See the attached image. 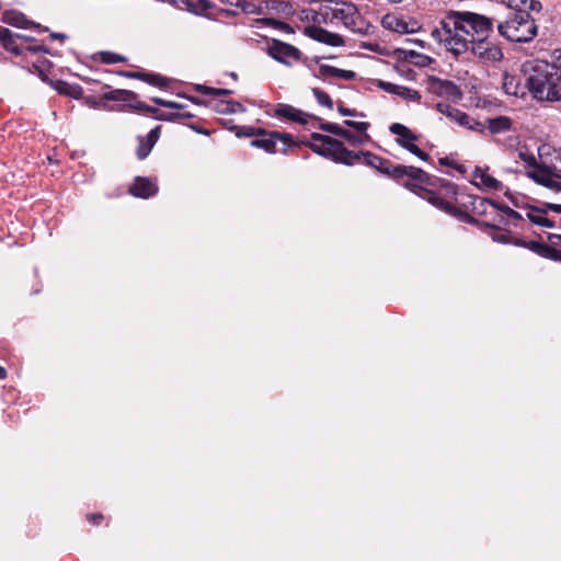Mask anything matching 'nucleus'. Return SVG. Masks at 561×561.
Segmentation results:
<instances>
[{"label": "nucleus", "mask_w": 561, "mask_h": 561, "mask_svg": "<svg viewBox=\"0 0 561 561\" xmlns=\"http://www.w3.org/2000/svg\"><path fill=\"white\" fill-rule=\"evenodd\" d=\"M525 84L534 99L540 102L561 100V71L543 60H529L522 65Z\"/></svg>", "instance_id": "obj_1"}, {"label": "nucleus", "mask_w": 561, "mask_h": 561, "mask_svg": "<svg viewBox=\"0 0 561 561\" xmlns=\"http://www.w3.org/2000/svg\"><path fill=\"white\" fill-rule=\"evenodd\" d=\"M468 34V31L463 28L460 12L457 11H450L431 33L437 43L455 56L469 50Z\"/></svg>", "instance_id": "obj_2"}, {"label": "nucleus", "mask_w": 561, "mask_h": 561, "mask_svg": "<svg viewBox=\"0 0 561 561\" xmlns=\"http://www.w3.org/2000/svg\"><path fill=\"white\" fill-rule=\"evenodd\" d=\"M301 13H306V19L311 14L312 21L317 23L340 20L346 28L355 33H365L368 27L356 5L351 2H334L333 5H323L319 12L302 10Z\"/></svg>", "instance_id": "obj_3"}, {"label": "nucleus", "mask_w": 561, "mask_h": 561, "mask_svg": "<svg viewBox=\"0 0 561 561\" xmlns=\"http://www.w3.org/2000/svg\"><path fill=\"white\" fill-rule=\"evenodd\" d=\"M505 21H499L497 31L501 36L511 42L526 43L537 35L535 20L526 10L510 9Z\"/></svg>", "instance_id": "obj_4"}, {"label": "nucleus", "mask_w": 561, "mask_h": 561, "mask_svg": "<svg viewBox=\"0 0 561 561\" xmlns=\"http://www.w3.org/2000/svg\"><path fill=\"white\" fill-rule=\"evenodd\" d=\"M311 137L313 140L320 141V144L309 145L313 152L346 165H353L359 161V154L348 150L342 141L317 133H313Z\"/></svg>", "instance_id": "obj_5"}, {"label": "nucleus", "mask_w": 561, "mask_h": 561, "mask_svg": "<svg viewBox=\"0 0 561 561\" xmlns=\"http://www.w3.org/2000/svg\"><path fill=\"white\" fill-rule=\"evenodd\" d=\"M463 28L468 31L469 44L485 39L493 31V20L473 12H460Z\"/></svg>", "instance_id": "obj_6"}, {"label": "nucleus", "mask_w": 561, "mask_h": 561, "mask_svg": "<svg viewBox=\"0 0 561 561\" xmlns=\"http://www.w3.org/2000/svg\"><path fill=\"white\" fill-rule=\"evenodd\" d=\"M426 89L431 94L454 103L462 99V92L456 83L434 76L427 78Z\"/></svg>", "instance_id": "obj_7"}, {"label": "nucleus", "mask_w": 561, "mask_h": 561, "mask_svg": "<svg viewBox=\"0 0 561 561\" xmlns=\"http://www.w3.org/2000/svg\"><path fill=\"white\" fill-rule=\"evenodd\" d=\"M261 136L251 141L252 147L262 148L266 152L275 153L278 151H286V148L294 144V139L289 134L271 133L266 134L263 130L259 131Z\"/></svg>", "instance_id": "obj_8"}, {"label": "nucleus", "mask_w": 561, "mask_h": 561, "mask_svg": "<svg viewBox=\"0 0 561 561\" xmlns=\"http://www.w3.org/2000/svg\"><path fill=\"white\" fill-rule=\"evenodd\" d=\"M389 130L397 136L396 141L399 146L421 160L426 161L430 159V156L414 144L417 140V136L410 128L400 123H393L390 125Z\"/></svg>", "instance_id": "obj_9"}, {"label": "nucleus", "mask_w": 561, "mask_h": 561, "mask_svg": "<svg viewBox=\"0 0 561 561\" xmlns=\"http://www.w3.org/2000/svg\"><path fill=\"white\" fill-rule=\"evenodd\" d=\"M267 54L286 66H291L302 57V53L297 47L275 38L268 44Z\"/></svg>", "instance_id": "obj_10"}, {"label": "nucleus", "mask_w": 561, "mask_h": 561, "mask_svg": "<svg viewBox=\"0 0 561 561\" xmlns=\"http://www.w3.org/2000/svg\"><path fill=\"white\" fill-rule=\"evenodd\" d=\"M436 110L448 117L451 122H455L461 127L468 128L473 131L483 133L484 131V125L480 123L479 121L474 119L467 113L451 107L449 104L446 103H437Z\"/></svg>", "instance_id": "obj_11"}, {"label": "nucleus", "mask_w": 561, "mask_h": 561, "mask_svg": "<svg viewBox=\"0 0 561 561\" xmlns=\"http://www.w3.org/2000/svg\"><path fill=\"white\" fill-rule=\"evenodd\" d=\"M469 50L482 62H496L502 60L504 56L502 48L493 41H490L489 37L473 41L469 44Z\"/></svg>", "instance_id": "obj_12"}, {"label": "nucleus", "mask_w": 561, "mask_h": 561, "mask_svg": "<svg viewBox=\"0 0 561 561\" xmlns=\"http://www.w3.org/2000/svg\"><path fill=\"white\" fill-rule=\"evenodd\" d=\"M527 175L536 183L558 193L561 191V175L552 172L546 165H536L533 170L527 172Z\"/></svg>", "instance_id": "obj_13"}, {"label": "nucleus", "mask_w": 561, "mask_h": 561, "mask_svg": "<svg viewBox=\"0 0 561 561\" xmlns=\"http://www.w3.org/2000/svg\"><path fill=\"white\" fill-rule=\"evenodd\" d=\"M472 224L479 226L483 231L491 230L492 239L495 242H513V237L511 236V233L502 228V226L507 224L505 215L497 213L490 222H483L478 220V222Z\"/></svg>", "instance_id": "obj_14"}, {"label": "nucleus", "mask_w": 561, "mask_h": 561, "mask_svg": "<svg viewBox=\"0 0 561 561\" xmlns=\"http://www.w3.org/2000/svg\"><path fill=\"white\" fill-rule=\"evenodd\" d=\"M305 34L319 42L329 46L339 47L344 45V39L341 35L332 33L317 25H309L305 28Z\"/></svg>", "instance_id": "obj_15"}, {"label": "nucleus", "mask_w": 561, "mask_h": 561, "mask_svg": "<svg viewBox=\"0 0 561 561\" xmlns=\"http://www.w3.org/2000/svg\"><path fill=\"white\" fill-rule=\"evenodd\" d=\"M320 128L323 131H327V133H330V134H333L335 136L346 139L353 146L363 145L369 139V135H367L366 131L360 133L362 136H356V135L352 134L350 130L344 129L343 127H341L340 125H337L335 123H329V122L322 123L320 125Z\"/></svg>", "instance_id": "obj_16"}, {"label": "nucleus", "mask_w": 561, "mask_h": 561, "mask_svg": "<svg viewBox=\"0 0 561 561\" xmlns=\"http://www.w3.org/2000/svg\"><path fill=\"white\" fill-rule=\"evenodd\" d=\"M428 202L437 207L438 209H442L443 211L451 215L453 217L459 219L460 221H465V222H478V220L476 218H473L472 216H470L469 214L462 211L461 209L457 208L456 206H454L453 204H450L449 202L443 199L442 197L435 195V194H432L430 197H428Z\"/></svg>", "instance_id": "obj_17"}, {"label": "nucleus", "mask_w": 561, "mask_h": 561, "mask_svg": "<svg viewBox=\"0 0 561 561\" xmlns=\"http://www.w3.org/2000/svg\"><path fill=\"white\" fill-rule=\"evenodd\" d=\"M275 116L302 125L307 124L309 119L312 118V115L302 112L301 110L296 108L289 104H278L275 108Z\"/></svg>", "instance_id": "obj_18"}, {"label": "nucleus", "mask_w": 561, "mask_h": 561, "mask_svg": "<svg viewBox=\"0 0 561 561\" xmlns=\"http://www.w3.org/2000/svg\"><path fill=\"white\" fill-rule=\"evenodd\" d=\"M378 87L382 89L383 91L399 95L400 98L408 100V101H414V102H421V94L419 91L410 89L408 87L398 85L391 82L386 81H379Z\"/></svg>", "instance_id": "obj_19"}, {"label": "nucleus", "mask_w": 561, "mask_h": 561, "mask_svg": "<svg viewBox=\"0 0 561 561\" xmlns=\"http://www.w3.org/2000/svg\"><path fill=\"white\" fill-rule=\"evenodd\" d=\"M158 191L156 184L148 178H136L129 187V193L136 197L149 198Z\"/></svg>", "instance_id": "obj_20"}, {"label": "nucleus", "mask_w": 561, "mask_h": 561, "mask_svg": "<svg viewBox=\"0 0 561 561\" xmlns=\"http://www.w3.org/2000/svg\"><path fill=\"white\" fill-rule=\"evenodd\" d=\"M319 78L327 79V78H339L346 81L354 80L356 77V73L352 70H344L339 69L336 67L330 66V65H321L319 67Z\"/></svg>", "instance_id": "obj_21"}, {"label": "nucleus", "mask_w": 561, "mask_h": 561, "mask_svg": "<svg viewBox=\"0 0 561 561\" xmlns=\"http://www.w3.org/2000/svg\"><path fill=\"white\" fill-rule=\"evenodd\" d=\"M547 211L543 208L529 206L526 208V216L530 222L541 227H552L553 221L547 216Z\"/></svg>", "instance_id": "obj_22"}, {"label": "nucleus", "mask_w": 561, "mask_h": 561, "mask_svg": "<svg viewBox=\"0 0 561 561\" xmlns=\"http://www.w3.org/2000/svg\"><path fill=\"white\" fill-rule=\"evenodd\" d=\"M381 25L389 31H393L400 34H407L405 20L396 14H386L381 20Z\"/></svg>", "instance_id": "obj_23"}, {"label": "nucleus", "mask_w": 561, "mask_h": 561, "mask_svg": "<svg viewBox=\"0 0 561 561\" xmlns=\"http://www.w3.org/2000/svg\"><path fill=\"white\" fill-rule=\"evenodd\" d=\"M488 128L492 134L505 133L511 129L512 121L507 116H497L488 118Z\"/></svg>", "instance_id": "obj_24"}, {"label": "nucleus", "mask_w": 561, "mask_h": 561, "mask_svg": "<svg viewBox=\"0 0 561 561\" xmlns=\"http://www.w3.org/2000/svg\"><path fill=\"white\" fill-rule=\"evenodd\" d=\"M359 159L364 157L365 163L371 168L377 169L381 173L386 174V169H388V165L390 161L380 158L371 152H358Z\"/></svg>", "instance_id": "obj_25"}, {"label": "nucleus", "mask_w": 561, "mask_h": 561, "mask_svg": "<svg viewBox=\"0 0 561 561\" xmlns=\"http://www.w3.org/2000/svg\"><path fill=\"white\" fill-rule=\"evenodd\" d=\"M508 9H520L526 10L529 14L531 11L539 12L541 10V3L536 0H506Z\"/></svg>", "instance_id": "obj_26"}, {"label": "nucleus", "mask_w": 561, "mask_h": 561, "mask_svg": "<svg viewBox=\"0 0 561 561\" xmlns=\"http://www.w3.org/2000/svg\"><path fill=\"white\" fill-rule=\"evenodd\" d=\"M103 98L107 101H130L137 98V94L129 90H112L103 94Z\"/></svg>", "instance_id": "obj_27"}, {"label": "nucleus", "mask_w": 561, "mask_h": 561, "mask_svg": "<svg viewBox=\"0 0 561 561\" xmlns=\"http://www.w3.org/2000/svg\"><path fill=\"white\" fill-rule=\"evenodd\" d=\"M537 255L552 260L556 262H561V248H529Z\"/></svg>", "instance_id": "obj_28"}, {"label": "nucleus", "mask_w": 561, "mask_h": 561, "mask_svg": "<svg viewBox=\"0 0 561 561\" xmlns=\"http://www.w3.org/2000/svg\"><path fill=\"white\" fill-rule=\"evenodd\" d=\"M474 176L479 178L481 184L488 188L500 190L502 186L500 181L482 171H476Z\"/></svg>", "instance_id": "obj_29"}, {"label": "nucleus", "mask_w": 561, "mask_h": 561, "mask_svg": "<svg viewBox=\"0 0 561 561\" xmlns=\"http://www.w3.org/2000/svg\"><path fill=\"white\" fill-rule=\"evenodd\" d=\"M518 80L514 76L504 75L503 89L510 95H518Z\"/></svg>", "instance_id": "obj_30"}, {"label": "nucleus", "mask_w": 561, "mask_h": 561, "mask_svg": "<svg viewBox=\"0 0 561 561\" xmlns=\"http://www.w3.org/2000/svg\"><path fill=\"white\" fill-rule=\"evenodd\" d=\"M312 94L314 95L316 100L320 105H323L330 110L333 108V102L327 92L322 91L319 88H313Z\"/></svg>", "instance_id": "obj_31"}, {"label": "nucleus", "mask_w": 561, "mask_h": 561, "mask_svg": "<svg viewBox=\"0 0 561 561\" xmlns=\"http://www.w3.org/2000/svg\"><path fill=\"white\" fill-rule=\"evenodd\" d=\"M405 176L415 180L420 183H425L428 181V174L422 169L415 167H408V172Z\"/></svg>", "instance_id": "obj_32"}, {"label": "nucleus", "mask_w": 561, "mask_h": 561, "mask_svg": "<svg viewBox=\"0 0 561 561\" xmlns=\"http://www.w3.org/2000/svg\"><path fill=\"white\" fill-rule=\"evenodd\" d=\"M0 44L8 50L14 54H21V49L15 45L14 35L8 28V34L1 38Z\"/></svg>", "instance_id": "obj_33"}, {"label": "nucleus", "mask_w": 561, "mask_h": 561, "mask_svg": "<svg viewBox=\"0 0 561 561\" xmlns=\"http://www.w3.org/2000/svg\"><path fill=\"white\" fill-rule=\"evenodd\" d=\"M3 22L14 26H23L24 16L21 13L8 11L3 13Z\"/></svg>", "instance_id": "obj_34"}, {"label": "nucleus", "mask_w": 561, "mask_h": 561, "mask_svg": "<svg viewBox=\"0 0 561 561\" xmlns=\"http://www.w3.org/2000/svg\"><path fill=\"white\" fill-rule=\"evenodd\" d=\"M259 22L265 24V25H271L273 26L274 28L276 30H279V31H283V32H286V33H293V27L285 23V22H280V21H277V20H274V19H262V20H259Z\"/></svg>", "instance_id": "obj_35"}, {"label": "nucleus", "mask_w": 561, "mask_h": 561, "mask_svg": "<svg viewBox=\"0 0 561 561\" xmlns=\"http://www.w3.org/2000/svg\"><path fill=\"white\" fill-rule=\"evenodd\" d=\"M153 148V145L148 142L146 138H139V145L137 147V157L142 160L149 156Z\"/></svg>", "instance_id": "obj_36"}, {"label": "nucleus", "mask_w": 561, "mask_h": 561, "mask_svg": "<svg viewBox=\"0 0 561 561\" xmlns=\"http://www.w3.org/2000/svg\"><path fill=\"white\" fill-rule=\"evenodd\" d=\"M408 172V167L407 165H393L391 163H389L388 165V169H386V174L387 175H390L394 179H402L405 176Z\"/></svg>", "instance_id": "obj_37"}, {"label": "nucleus", "mask_w": 561, "mask_h": 561, "mask_svg": "<svg viewBox=\"0 0 561 561\" xmlns=\"http://www.w3.org/2000/svg\"><path fill=\"white\" fill-rule=\"evenodd\" d=\"M219 111L221 113H237V112H244L245 108L239 102L228 101V102H222L221 103Z\"/></svg>", "instance_id": "obj_38"}, {"label": "nucleus", "mask_w": 561, "mask_h": 561, "mask_svg": "<svg viewBox=\"0 0 561 561\" xmlns=\"http://www.w3.org/2000/svg\"><path fill=\"white\" fill-rule=\"evenodd\" d=\"M142 81L154 87H164L167 84L165 78L161 77L160 75L148 72H144Z\"/></svg>", "instance_id": "obj_39"}, {"label": "nucleus", "mask_w": 561, "mask_h": 561, "mask_svg": "<svg viewBox=\"0 0 561 561\" xmlns=\"http://www.w3.org/2000/svg\"><path fill=\"white\" fill-rule=\"evenodd\" d=\"M486 206H491L494 209H499V206L495 203L486 198H479L478 201L474 202V209L480 214L486 213Z\"/></svg>", "instance_id": "obj_40"}, {"label": "nucleus", "mask_w": 561, "mask_h": 561, "mask_svg": "<svg viewBox=\"0 0 561 561\" xmlns=\"http://www.w3.org/2000/svg\"><path fill=\"white\" fill-rule=\"evenodd\" d=\"M344 124L351 128H354L358 133H365L369 127V123L355 122V121H350V119L345 121Z\"/></svg>", "instance_id": "obj_41"}, {"label": "nucleus", "mask_w": 561, "mask_h": 561, "mask_svg": "<svg viewBox=\"0 0 561 561\" xmlns=\"http://www.w3.org/2000/svg\"><path fill=\"white\" fill-rule=\"evenodd\" d=\"M499 210L503 211L507 222L510 220H519V219H522V216L517 211H515L514 209H512V208H510L507 206L499 207Z\"/></svg>", "instance_id": "obj_42"}, {"label": "nucleus", "mask_w": 561, "mask_h": 561, "mask_svg": "<svg viewBox=\"0 0 561 561\" xmlns=\"http://www.w3.org/2000/svg\"><path fill=\"white\" fill-rule=\"evenodd\" d=\"M195 5L197 10L196 14H202L215 7L209 0H198L195 2Z\"/></svg>", "instance_id": "obj_43"}, {"label": "nucleus", "mask_w": 561, "mask_h": 561, "mask_svg": "<svg viewBox=\"0 0 561 561\" xmlns=\"http://www.w3.org/2000/svg\"><path fill=\"white\" fill-rule=\"evenodd\" d=\"M176 7L180 9H185L186 11L194 14H196L197 12L195 2H193L192 0H179Z\"/></svg>", "instance_id": "obj_44"}, {"label": "nucleus", "mask_w": 561, "mask_h": 561, "mask_svg": "<svg viewBox=\"0 0 561 561\" xmlns=\"http://www.w3.org/2000/svg\"><path fill=\"white\" fill-rule=\"evenodd\" d=\"M239 7L242 9V11L244 13H249V14L260 13V10L256 5L249 3L244 0H240Z\"/></svg>", "instance_id": "obj_45"}, {"label": "nucleus", "mask_w": 561, "mask_h": 561, "mask_svg": "<svg viewBox=\"0 0 561 561\" xmlns=\"http://www.w3.org/2000/svg\"><path fill=\"white\" fill-rule=\"evenodd\" d=\"M337 111L343 116H360V117L365 116L363 113H357L355 110H351L348 107H345L342 103L339 104Z\"/></svg>", "instance_id": "obj_46"}, {"label": "nucleus", "mask_w": 561, "mask_h": 561, "mask_svg": "<svg viewBox=\"0 0 561 561\" xmlns=\"http://www.w3.org/2000/svg\"><path fill=\"white\" fill-rule=\"evenodd\" d=\"M160 131H161V126H156L153 129H151L146 137L148 142H150L154 146L160 137Z\"/></svg>", "instance_id": "obj_47"}, {"label": "nucleus", "mask_w": 561, "mask_h": 561, "mask_svg": "<svg viewBox=\"0 0 561 561\" xmlns=\"http://www.w3.org/2000/svg\"><path fill=\"white\" fill-rule=\"evenodd\" d=\"M519 158L525 161L528 165H531L534 168H536L537 162H536V158L534 157V154L531 153H528V152H525V151H519L518 153Z\"/></svg>", "instance_id": "obj_48"}, {"label": "nucleus", "mask_w": 561, "mask_h": 561, "mask_svg": "<svg viewBox=\"0 0 561 561\" xmlns=\"http://www.w3.org/2000/svg\"><path fill=\"white\" fill-rule=\"evenodd\" d=\"M554 173H561V152H557L554 161L548 167Z\"/></svg>", "instance_id": "obj_49"}, {"label": "nucleus", "mask_w": 561, "mask_h": 561, "mask_svg": "<svg viewBox=\"0 0 561 561\" xmlns=\"http://www.w3.org/2000/svg\"><path fill=\"white\" fill-rule=\"evenodd\" d=\"M103 60L107 64H115V62L124 61L125 58L119 55H116V54L105 53Z\"/></svg>", "instance_id": "obj_50"}, {"label": "nucleus", "mask_w": 561, "mask_h": 561, "mask_svg": "<svg viewBox=\"0 0 561 561\" xmlns=\"http://www.w3.org/2000/svg\"><path fill=\"white\" fill-rule=\"evenodd\" d=\"M188 118V117H193L192 114L190 113H183V114H179V113H171V114H168V115H160L158 116V118L160 119H167V121H173L175 118Z\"/></svg>", "instance_id": "obj_51"}, {"label": "nucleus", "mask_w": 561, "mask_h": 561, "mask_svg": "<svg viewBox=\"0 0 561 561\" xmlns=\"http://www.w3.org/2000/svg\"><path fill=\"white\" fill-rule=\"evenodd\" d=\"M431 61V58L426 55L415 54L414 64L421 67L427 66Z\"/></svg>", "instance_id": "obj_52"}, {"label": "nucleus", "mask_w": 561, "mask_h": 561, "mask_svg": "<svg viewBox=\"0 0 561 561\" xmlns=\"http://www.w3.org/2000/svg\"><path fill=\"white\" fill-rule=\"evenodd\" d=\"M133 107L136 110H139V111L148 112V113H157L158 112L157 108L151 107L144 102H138L135 105H133Z\"/></svg>", "instance_id": "obj_53"}, {"label": "nucleus", "mask_w": 561, "mask_h": 561, "mask_svg": "<svg viewBox=\"0 0 561 561\" xmlns=\"http://www.w3.org/2000/svg\"><path fill=\"white\" fill-rule=\"evenodd\" d=\"M195 91L202 93V94H205V95H214V91H215V88H210V87H207V85H203V84H197L195 85Z\"/></svg>", "instance_id": "obj_54"}, {"label": "nucleus", "mask_w": 561, "mask_h": 561, "mask_svg": "<svg viewBox=\"0 0 561 561\" xmlns=\"http://www.w3.org/2000/svg\"><path fill=\"white\" fill-rule=\"evenodd\" d=\"M405 24L408 25L407 34L408 33H414L420 30V24L415 20L405 21Z\"/></svg>", "instance_id": "obj_55"}, {"label": "nucleus", "mask_w": 561, "mask_h": 561, "mask_svg": "<svg viewBox=\"0 0 561 561\" xmlns=\"http://www.w3.org/2000/svg\"><path fill=\"white\" fill-rule=\"evenodd\" d=\"M87 519L94 525H99L101 523V520L103 519V515L102 514H89L87 516Z\"/></svg>", "instance_id": "obj_56"}, {"label": "nucleus", "mask_w": 561, "mask_h": 561, "mask_svg": "<svg viewBox=\"0 0 561 561\" xmlns=\"http://www.w3.org/2000/svg\"><path fill=\"white\" fill-rule=\"evenodd\" d=\"M514 244L515 245H531V247H535V245H546L542 241H529V242H525V241H514Z\"/></svg>", "instance_id": "obj_57"}, {"label": "nucleus", "mask_w": 561, "mask_h": 561, "mask_svg": "<svg viewBox=\"0 0 561 561\" xmlns=\"http://www.w3.org/2000/svg\"><path fill=\"white\" fill-rule=\"evenodd\" d=\"M553 58H554V61L557 64L554 66L558 67V69L560 70L561 69V48L560 49H556L553 51Z\"/></svg>", "instance_id": "obj_58"}, {"label": "nucleus", "mask_w": 561, "mask_h": 561, "mask_svg": "<svg viewBox=\"0 0 561 561\" xmlns=\"http://www.w3.org/2000/svg\"><path fill=\"white\" fill-rule=\"evenodd\" d=\"M543 209H546V210L547 209H551V210H553L556 213H561V205L560 204H551V203H549V204L545 205Z\"/></svg>", "instance_id": "obj_59"}, {"label": "nucleus", "mask_w": 561, "mask_h": 561, "mask_svg": "<svg viewBox=\"0 0 561 561\" xmlns=\"http://www.w3.org/2000/svg\"><path fill=\"white\" fill-rule=\"evenodd\" d=\"M404 59L414 64V60H415V54H417L416 51L414 50H409V51H404Z\"/></svg>", "instance_id": "obj_60"}, {"label": "nucleus", "mask_w": 561, "mask_h": 561, "mask_svg": "<svg viewBox=\"0 0 561 561\" xmlns=\"http://www.w3.org/2000/svg\"><path fill=\"white\" fill-rule=\"evenodd\" d=\"M165 107L167 108H175V110H181L183 108L184 106L178 102H174V101H169L167 104H165Z\"/></svg>", "instance_id": "obj_61"}, {"label": "nucleus", "mask_w": 561, "mask_h": 561, "mask_svg": "<svg viewBox=\"0 0 561 561\" xmlns=\"http://www.w3.org/2000/svg\"><path fill=\"white\" fill-rule=\"evenodd\" d=\"M124 76L128 77V78H134V79H140L142 80L144 78V72H124Z\"/></svg>", "instance_id": "obj_62"}, {"label": "nucleus", "mask_w": 561, "mask_h": 561, "mask_svg": "<svg viewBox=\"0 0 561 561\" xmlns=\"http://www.w3.org/2000/svg\"><path fill=\"white\" fill-rule=\"evenodd\" d=\"M230 93H231L230 90H227V89H216L215 88L214 96H221V95H227V94H230Z\"/></svg>", "instance_id": "obj_63"}, {"label": "nucleus", "mask_w": 561, "mask_h": 561, "mask_svg": "<svg viewBox=\"0 0 561 561\" xmlns=\"http://www.w3.org/2000/svg\"><path fill=\"white\" fill-rule=\"evenodd\" d=\"M152 102H154L157 105L165 107V104L169 102L168 100H163L160 98H152Z\"/></svg>", "instance_id": "obj_64"}]
</instances>
